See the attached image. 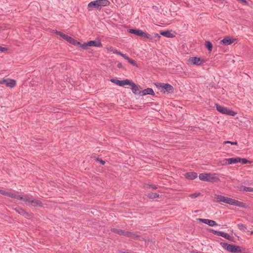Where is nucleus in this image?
I'll return each instance as SVG.
<instances>
[{
	"instance_id": "f257e3e1",
	"label": "nucleus",
	"mask_w": 253,
	"mask_h": 253,
	"mask_svg": "<svg viewBox=\"0 0 253 253\" xmlns=\"http://www.w3.org/2000/svg\"><path fill=\"white\" fill-rule=\"evenodd\" d=\"M199 178L202 181L210 182H216L219 180L218 174L215 173H202L199 174Z\"/></svg>"
},
{
	"instance_id": "f03ea898",
	"label": "nucleus",
	"mask_w": 253,
	"mask_h": 253,
	"mask_svg": "<svg viewBox=\"0 0 253 253\" xmlns=\"http://www.w3.org/2000/svg\"><path fill=\"white\" fill-rule=\"evenodd\" d=\"M221 246L228 252L231 253H244L241 250V247L232 244H229L225 242H221Z\"/></svg>"
},
{
	"instance_id": "7ed1b4c3",
	"label": "nucleus",
	"mask_w": 253,
	"mask_h": 253,
	"mask_svg": "<svg viewBox=\"0 0 253 253\" xmlns=\"http://www.w3.org/2000/svg\"><path fill=\"white\" fill-rule=\"evenodd\" d=\"M111 231L113 232L116 233L118 234L119 235H123L126 237H130V238L132 239H134L137 237H139V235H137L134 233L123 230L122 229H119L117 228H112L111 229Z\"/></svg>"
},
{
	"instance_id": "20e7f679",
	"label": "nucleus",
	"mask_w": 253,
	"mask_h": 253,
	"mask_svg": "<svg viewBox=\"0 0 253 253\" xmlns=\"http://www.w3.org/2000/svg\"><path fill=\"white\" fill-rule=\"evenodd\" d=\"M155 84L158 88L162 89L161 91L164 92H167L168 93H170L174 91V87L169 84L155 83Z\"/></svg>"
},
{
	"instance_id": "39448f33",
	"label": "nucleus",
	"mask_w": 253,
	"mask_h": 253,
	"mask_svg": "<svg viewBox=\"0 0 253 253\" xmlns=\"http://www.w3.org/2000/svg\"><path fill=\"white\" fill-rule=\"evenodd\" d=\"M215 106L216 110L223 114L234 116L237 114L236 112L231 110L228 109L227 108L221 106L218 104H216Z\"/></svg>"
},
{
	"instance_id": "423d86ee",
	"label": "nucleus",
	"mask_w": 253,
	"mask_h": 253,
	"mask_svg": "<svg viewBox=\"0 0 253 253\" xmlns=\"http://www.w3.org/2000/svg\"><path fill=\"white\" fill-rule=\"evenodd\" d=\"M127 85L131 86V89L134 94H139L141 96V90L140 89H142V87L140 85L135 84L131 80L129 81Z\"/></svg>"
},
{
	"instance_id": "0eeeda50",
	"label": "nucleus",
	"mask_w": 253,
	"mask_h": 253,
	"mask_svg": "<svg viewBox=\"0 0 253 253\" xmlns=\"http://www.w3.org/2000/svg\"><path fill=\"white\" fill-rule=\"evenodd\" d=\"M215 199H216V202H222L226 204H228L230 205H232L233 199L225 197L224 196L216 195Z\"/></svg>"
},
{
	"instance_id": "6e6552de",
	"label": "nucleus",
	"mask_w": 253,
	"mask_h": 253,
	"mask_svg": "<svg viewBox=\"0 0 253 253\" xmlns=\"http://www.w3.org/2000/svg\"><path fill=\"white\" fill-rule=\"evenodd\" d=\"M188 61L190 64L196 65H201L205 62V60L202 59V58L198 57H190Z\"/></svg>"
},
{
	"instance_id": "1a4fd4ad",
	"label": "nucleus",
	"mask_w": 253,
	"mask_h": 253,
	"mask_svg": "<svg viewBox=\"0 0 253 253\" xmlns=\"http://www.w3.org/2000/svg\"><path fill=\"white\" fill-rule=\"evenodd\" d=\"M1 84L5 83L7 86L10 88L14 87L16 84V81L13 79H6L1 80Z\"/></svg>"
},
{
	"instance_id": "9d476101",
	"label": "nucleus",
	"mask_w": 253,
	"mask_h": 253,
	"mask_svg": "<svg viewBox=\"0 0 253 253\" xmlns=\"http://www.w3.org/2000/svg\"><path fill=\"white\" fill-rule=\"evenodd\" d=\"M129 81V80H128V79H126L125 80H121V81L117 80V79H112L110 80V81L112 83L115 84H117L119 86H123L125 85H127Z\"/></svg>"
},
{
	"instance_id": "9b49d317",
	"label": "nucleus",
	"mask_w": 253,
	"mask_h": 253,
	"mask_svg": "<svg viewBox=\"0 0 253 253\" xmlns=\"http://www.w3.org/2000/svg\"><path fill=\"white\" fill-rule=\"evenodd\" d=\"M197 220H198L200 222L208 224L210 226L213 227L217 225V223L212 220L203 218H198Z\"/></svg>"
},
{
	"instance_id": "f8f14e48",
	"label": "nucleus",
	"mask_w": 253,
	"mask_h": 253,
	"mask_svg": "<svg viewBox=\"0 0 253 253\" xmlns=\"http://www.w3.org/2000/svg\"><path fill=\"white\" fill-rule=\"evenodd\" d=\"M161 38V36L157 33H153L152 34H149L147 40L151 42H156L157 41H159Z\"/></svg>"
},
{
	"instance_id": "ddd939ff",
	"label": "nucleus",
	"mask_w": 253,
	"mask_h": 253,
	"mask_svg": "<svg viewBox=\"0 0 253 253\" xmlns=\"http://www.w3.org/2000/svg\"><path fill=\"white\" fill-rule=\"evenodd\" d=\"M232 205L236 206L237 207L242 208L243 209H247L249 207V206L246 203L240 202L235 199H233Z\"/></svg>"
},
{
	"instance_id": "4468645a",
	"label": "nucleus",
	"mask_w": 253,
	"mask_h": 253,
	"mask_svg": "<svg viewBox=\"0 0 253 253\" xmlns=\"http://www.w3.org/2000/svg\"><path fill=\"white\" fill-rule=\"evenodd\" d=\"M234 41L235 39H231L229 37H226L220 41V43L225 45H228L231 44Z\"/></svg>"
},
{
	"instance_id": "2eb2a0df",
	"label": "nucleus",
	"mask_w": 253,
	"mask_h": 253,
	"mask_svg": "<svg viewBox=\"0 0 253 253\" xmlns=\"http://www.w3.org/2000/svg\"><path fill=\"white\" fill-rule=\"evenodd\" d=\"M185 177L188 180H193L198 176V174L196 172H187L184 174Z\"/></svg>"
},
{
	"instance_id": "dca6fc26",
	"label": "nucleus",
	"mask_w": 253,
	"mask_h": 253,
	"mask_svg": "<svg viewBox=\"0 0 253 253\" xmlns=\"http://www.w3.org/2000/svg\"><path fill=\"white\" fill-rule=\"evenodd\" d=\"M14 210L17 212H18L19 214L24 216L25 217H28L30 216V214H29L28 212L26 211L25 210H24L23 209H22L19 207H17V208H15Z\"/></svg>"
},
{
	"instance_id": "f3484780",
	"label": "nucleus",
	"mask_w": 253,
	"mask_h": 253,
	"mask_svg": "<svg viewBox=\"0 0 253 253\" xmlns=\"http://www.w3.org/2000/svg\"><path fill=\"white\" fill-rule=\"evenodd\" d=\"M238 160L239 157L225 159L224 160V161H225L224 165H228L236 164L239 163Z\"/></svg>"
},
{
	"instance_id": "a211bd4d",
	"label": "nucleus",
	"mask_w": 253,
	"mask_h": 253,
	"mask_svg": "<svg viewBox=\"0 0 253 253\" xmlns=\"http://www.w3.org/2000/svg\"><path fill=\"white\" fill-rule=\"evenodd\" d=\"M147 94L151 95L153 96L155 95L154 90L151 88H147L143 90H141V96H144Z\"/></svg>"
},
{
	"instance_id": "6ab92c4d",
	"label": "nucleus",
	"mask_w": 253,
	"mask_h": 253,
	"mask_svg": "<svg viewBox=\"0 0 253 253\" xmlns=\"http://www.w3.org/2000/svg\"><path fill=\"white\" fill-rule=\"evenodd\" d=\"M88 42L89 46H95L98 47H102V44L100 40L98 41H89Z\"/></svg>"
},
{
	"instance_id": "aec40b11",
	"label": "nucleus",
	"mask_w": 253,
	"mask_h": 253,
	"mask_svg": "<svg viewBox=\"0 0 253 253\" xmlns=\"http://www.w3.org/2000/svg\"><path fill=\"white\" fill-rule=\"evenodd\" d=\"M88 8H90L91 7H94L97 9H100V5L99 4V1L98 0H94L90 2L88 4Z\"/></svg>"
},
{
	"instance_id": "412c9836",
	"label": "nucleus",
	"mask_w": 253,
	"mask_h": 253,
	"mask_svg": "<svg viewBox=\"0 0 253 253\" xmlns=\"http://www.w3.org/2000/svg\"><path fill=\"white\" fill-rule=\"evenodd\" d=\"M129 33L134 34L139 37H141L143 34V31L137 29H129L128 30Z\"/></svg>"
},
{
	"instance_id": "4be33fe9",
	"label": "nucleus",
	"mask_w": 253,
	"mask_h": 253,
	"mask_svg": "<svg viewBox=\"0 0 253 253\" xmlns=\"http://www.w3.org/2000/svg\"><path fill=\"white\" fill-rule=\"evenodd\" d=\"M31 205L35 207H42L43 206L41 201L33 198L32 201H31Z\"/></svg>"
},
{
	"instance_id": "5701e85b",
	"label": "nucleus",
	"mask_w": 253,
	"mask_h": 253,
	"mask_svg": "<svg viewBox=\"0 0 253 253\" xmlns=\"http://www.w3.org/2000/svg\"><path fill=\"white\" fill-rule=\"evenodd\" d=\"M160 35L167 38H172L174 37L173 34L171 33L169 30L160 31Z\"/></svg>"
},
{
	"instance_id": "b1692460",
	"label": "nucleus",
	"mask_w": 253,
	"mask_h": 253,
	"mask_svg": "<svg viewBox=\"0 0 253 253\" xmlns=\"http://www.w3.org/2000/svg\"><path fill=\"white\" fill-rule=\"evenodd\" d=\"M208 231L209 232L211 233L214 235H218L219 236H222V237H223V236L224 234V232H223L216 231V230H213L212 229H208Z\"/></svg>"
},
{
	"instance_id": "393cba45",
	"label": "nucleus",
	"mask_w": 253,
	"mask_h": 253,
	"mask_svg": "<svg viewBox=\"0 0 253 253\" xmlns=\"http://www.w3.org/2000/svg\"><path fill=\"white\" fill-rule=\"evenodd\" d=\"M55 33L57 35L60 36L63 39L65 40L66 41H67L70 38L69 36L64 34V33H62L61 32L57 31V30H55Z\"/></svg>"
},
{
	"instance_id": "a878e982",
	"label": "nucleus",
	"mask_w": 253,
	"mask_h": 253,
	"mask_svg": "<svg viewBox=\"0 0 253 253\" xmlns=\"http://www.w3.org/2000/svg\"><path fill=\"white\" fill-rule=\"evenodd\" d=\"M99 4L100 5V9L102 6H108L110 4V2L108 0H98Z\"/></svg>"
},
{
	"instance_id": "bb28decb",
	"label": "nucleus",
	"mask_w": 253,
	"mask_h": 253,
	"mask_svg": "<svg viewBox=\"0 0 253 253\" xmlns=\"http://www.w3.org/2000/svg\"><path fill=\"white\" fill-rule=\"evenodd\" d=\"M67 42H69V43L72 44L73 45H74L77 46H78V45L80 44V42L79 41L74 39L71 37H70V38H69V40L67 41Z\"/></svg>"
},
{
	"instance_id": "cd10ccee",
	"label": "nucleus",
	"mask_w": 253,
	"mask_h": 253,
	"mask_svg": "<svg viewBox=\"0 0 253 253\" xmlns=\"http://www.w3.org/2000/svg\"><path fill=\"white\" fill-rule=\"evenodd\" d=\"M237 227H238V229L241 231H243L244 232L249 231L247 230V226L246 224H244L242 223H238V224H237Z\"/></svg>"
},
{
	"instance_id": "c85d7f7f",
	"label": "nucleus",
	"mask_w": 253,
	"mask_h": 253,
	"mask_svg": "<svg viewBox=\"0 0 253 253\" xmlns=\"http://www.w3.org/2000/svg\"><path fill=\"white\" fill-rule=\"evenodd\" d=\"M205 45L209 51H211L212 49V44L211 42L209 41H206Z\"/></svg>"
},
{
	"instance_id": "c756f323",
	"label": "nucleus",
	"mask_w": 253,
	"mask_h": 253,
	"mask_svg": "<svg viewBox=\"0 0 253 253\" xmlns=\"http://www.w3.org/2000/svg\"><path fill=\"white\" fill-rule=\"evenodd\" d=\"M148 197L150 198V199H156V198H159L160 197V195L159 194H157L156 193H148Z\"/></svg>"
},
{
	"instance_id": "7c9ffc66",
	"label": "nucleus",
	"mask_w": 253,
	"mask_h": 253,
	"mask_svg": "<svg viewBox=\"0 0 253 253\" xmlns=\"http://www.w3.org/2000/svg\"><path fill=\"white\" fill-rule=\"evenodd\" d=\"M239 162L241 163L242 164H251V161H249L246 158H241L239 157Z\"/></svg>"
},
{
	"instance_id": "2f4dec72",
	"label": "nucleus",
	"mask_w": 253,
	"mask_h": 253,
	"mask_svg": "<svg viewBox=\"0 0 253 253\" xmlns=\"http://www.w3.org/2000/svg\"><path fill=\"white\" fill-rule=\"evenodd\" d=\"M126 60H127L128 62L133 66L137 67V64L134 60H133L129 57H127V58H126Z\"/></svg>"
},
{
	"instance_id": "473e14b6",
	"label": "nucleus",
	"mask_w": 253,
	"mask_h": 253,
	"mask_svg": "<svg viewBox=\"0 0 253 253\" xmlns=\"http://www.w3.org/2000/svg\"><path fill=\"white\" fill-rule=\"evenodd\" d=\"M33 198L32 197H29L28 196H25L23 199V201H24L26 203H28L31 204V201H32Z\"/></svg>"
},
{
	"instance_id": "72a5a7b5",
	"label": "nucleus",
	"mask_w": 253,
	"mask_h": 253,
	"mask_svg": "<svg viewBox=\"0 0 253 253\" xmlns=\"http://www.w3.org/2000/svg\"><path fill=\"white\" fill-rule=\"evenodd\" d=\"M241 190L243 191L250 192L251 190V187H246L245 186H242L240 188Z\"/></svg>"
},
{
	"instance_id": "f704fd0d",
	"label": "nucleus",
	"mask_w": 253,
	"mask_h": 253,
	"mask_svg": "<svg viewBox=\"0 0 253 253\" xmlns=\"http://www.w3.org/2000/svg\"><path fill=\"white\" fill-rule=\"evenodd\" d=\"M78 46L81 47V48H82L83 49H86L87 46H89L88 42H85L83 44H82L80 43V44L78 45Z\"/></svg>"
},
{
	"instance_id": "c9c22d12",
	"label": "nucleus",
	"mask_w": 253,
	"mask_h": 253,
	"mask_svg": "<svg viewBox=\"0 0 253 253\" xmlns=\"http://www.w3.org/2000/svg\"><path fill=\"white\" fill-rule=\"evenodd\" d=\"M145 187L147 188H152L153 189H156L157 188V187L156 185L149 184H145Z\"/></svg>"
},
{
	"instance_id": "e433bc0d",
	"label": "nucleus",
	"mask_w": 253,
	"mask_h": 253,
	"mask_svg": "<svg viewBox=\"0 0 253 253\" xmlns=\"http://www.w3.org/2000/svg\"><path fill=\"white\" fill-rule=\"evenodd\" d=\"M223 144H231L232 145H237L238 142H237V141L232 142V141H226L223 142Z\"/></svg>"
},
{
	"instance_id": "4c0bfd02",
	"label": "nucleus",
	"mask_w": 253,
	"mask_h": 253,
	"mask_svg": "<svg viewBox=\"0 0 253 253\" xmlns=\"http://www.w3.org/2000/svg\"><path fill=\"white\" fill-rule=\"evenodd\" d=\"M115 53H116L117 54L122 56V57H123L126 60V58H127V57H128L127 56H126V54H123V53H122L120 51H119L118 50H116V52H115Z\"/></svg>"
},
{
	"instance_id": "58836bf2",
	"label": "nucleus",
	"mask_w": 253,
	"mask_h": 253,
	"mask_svg": "<svg viewBox=\"0 0 253 253\" xmlns=\"http://www.w3.org/2000/svg\"><path fill=\"white\" fill-rule=\"evenodd\" d=\"M201 195V193H193V194H192L190 195V197L192 198H197V197H198L199 196H200Z\"/></svg>"
},
{
	"instance_id": "ea45409f",
	"label": "nucleus",
	"mask_w": 253,
	"mask_h": 253,
	"mask_svg": "<svg viewBox=\"0 0 253 253\" xmlns=\"http://www.w3.org/2000/svg\"><path fill=\"white\" fill-rule=\"evenodd\" d=\"M7 196L15 199L16 197V194L10 192H8Z\"/></svg>"
},
{
	"instance_id": "a19ab883",
	"label": "nucleus",
	"mask_w": 253,
	"mask_h": 253,
	"mask_svg": "<svg viewBox=\"0 0 253 253\" xmlns=\"http://www.w3.org/2000/svg\"><path fill=\"white\" fill-rule=\"evenodd\" d=\"M96 161L101 164L102 165H104L105 164V162L104 161L102 160L101 159H99V158H97L96 159Z\"/></svg>"
},
{
	"instance_id": "79ce46f5",
	"label": "nucleus",
	"mask_w": 253,
	"mask_h": 253,
	"mask_svg": "<svg viewBox=\"0 0 253 253\" xmlns=\"http://www.w3.org/2000/svg\"><path fill=\"white\" fill-rule=\"evenodd\" d=\"M148 35H149V34H148L147 33L143 32V34L142 35L141 37H143L144 38L147 39Z\"/></svg>"
},
{
	"instance_id": "37998d69",
	"label": "nucleus",
	"mask_w": 253,
	"mask_h": 253,
	"mask_svg": "<svg viewBox=\"0 0 253 253\" xmlns=\"http://www.w3.org/2000/svg\"><path fill=\"white\" fill-rule=\"evenodd\" d=\"M8 192H6L4 190L0 189V194H1V195L7 196Z\"/></svg>"
},
{
	"instance_id": "c03bdc74",
	"label": "nucleus",
	"mask_w": 253,
	"mask_h": 253,
	"mask_svg": "<svg viewBox=\"0 0 253 253\" xmlns=\"http://www.w3.org/2000/svg\"><path fill=\"white\" fill-rule=\"evenodd\" d=\"M223 237L225 238V239H230V236L226 233H224L223 236Z\"/></svg>"
},
{
	"instance_id": "a18cd8bd",
	"label": "nucleus",
	"mask_w": 253,
	"mask_h": 253,
	"mask_svg": "<svg viewBox=\"0 0 253 253\" xmlns=\"http://www.w3.org/2000/svg\"><path fill=\"white\" fill-rule=\"evenodd\" d=\"M8 50V49L5 47H3L0 46V51L2 52H4Z\"/></svg>"
},
{
	"instance_id": "49530a36",
	"label": "nucleus",
	"mask_w": 253,
	"mask_h": 253,
	"mask_svg": "<svg viewBox=\"0 0 253 253\" xmlns=\"http://www.w3.org/2000/svg\"><path fill=\"white\" fill-rule=\"evenodd\" d=\"M15 199H19L20 200H23V199H24V197H22V196L21 195H16V197L15 198Z\"/></svg>"
},
{
	"instance_id": "de8ad7c7",
	"label": "nucleus",
	"mask_w": 253,
	"mask_h": 253,
	"mask_svg": "<svg viewBox=\"0 0 253 253\" xmlns=\"http://www.w3.org/2000/svg\"><path fill=\"white\" fill-rule=\"evenodd\" d=\"M117 67L118 68H122L123 67V64L122 63H119L118 64H117Z\"/></svg>"
},
{
	"instance_id": "09e8293b",
	"label": "nucleus",
	"mask_w": 253,
	"mask_h": 253,
	"mask_svg": "<svg viewBox=\"0 0 253 253\" xmlns=\"http://www.w3.org/2000/svg\"><path fill=\"white\" fill-rule=\"evenodd\" d=\"M228 240L229 241H234L233 238L231 236H230V239H228Z\"/></svg>"
},
{
	"instance_id": "8fccbe9b",
	"label": "nucleus",
	"mask_w": 253,
	"mask_h": 253,
	"mask_svg": "<svg viewBox=\"0 0 253 253\" xmlns=\"http://www.w3.org/2000/svg\"><path fill=\"white\" fill-rule=\"evenodd\" d=\"M192 253H202V252H193Z\"/></svg>"
},
{
	"instance_id": "3c124183",
	"label": "nucleus",
	"mask_w": 253,
	"mask_h": 253,
	"mask_svg": "<svg viewBox=\"0 0 253 253\" xmlns=\"http://www.w3.org/2000/svg\"><path fill=\"white\" fill-rule=\"evenodd\" d=\"M250 192H253V188H252V187H251V191H250Z\"/></svg>"
},
{
	"instance_id": "603ef678",
	"label": "nucleus",
	"mask_w": 253,
	"mask_h": 253,
	"mask_svg": "<svg viewBox=\"0 0 253 253\" xmlns=\"http://www.w3.org/2000/svg\"><path fill=\"white\" fill-rule=\"evenodd\" d=\"M251 234H253V231L251 232Z\"/></svg>"
},
{
	"instance_id": "864d4df0",
	"label": "nucleus",
	"mask_w": 253,
	"mask_h": 253,
	"mask_svg": "<svg viewBox=\"0 0 253 253\" xmlns=\"http://www.w3.org/2000/svg\"><path fill=\"white\" fill-rule=\"evenodd\" d=\"M0 84H1V80L0 81Z\"/></svg>"
},
{
	"instance_id": "5fc2aeb1",
	"label": "nucleus",
	"mask_w": 253,
	"mask_h": 253,
	"mask_svg": "<svg viewBox=\"0 0 253 253\" xmlns=\"http://www.w3.org/2000/svg\"><path fill=\"white\" fill-rule=\"evenodd\" d=\"M202 253H204L202 252Z\"/></svg>"
}]
</instances>
